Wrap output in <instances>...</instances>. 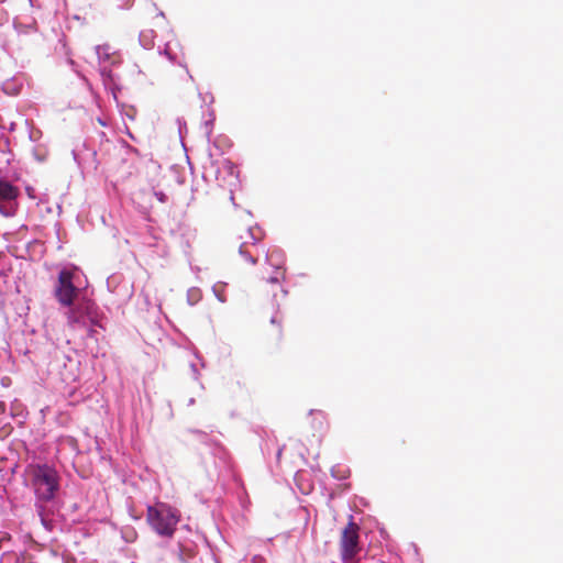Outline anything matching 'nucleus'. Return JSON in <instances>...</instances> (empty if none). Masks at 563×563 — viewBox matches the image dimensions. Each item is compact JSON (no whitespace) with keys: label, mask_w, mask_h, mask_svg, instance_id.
I'll return each instance as SVG.
<instances>
[{"label":"nucleus","mask_w":563,"mask_h":563,"mask_svg":"<svg viewBox=\"0 0 563 563\" xmlns=\"http://www.w3.org/2000/svg\"><path fill=\"white\" fill-rule=\"evenodd\" d=\"M179 520L180 512L165 503L147 507L146 521L159 536L172 537Z\"/></svg>","instance_id":"nucleus-1"},{"label":"nucleus","mask_w":563,"mask_h":563,"mask_svg":"<svg viewBox=\"0 0 563 563\" xmlns=\"http://www.w3.org/2000/svg\"><path fill=\"white\" fill-rule=\"evenodd\" d=\"M360 527L352 519L340 536V553L343 563H354L362 548L360 544Z\"/></svg>","instance_id":"nucleus-2"},{"label":"nucleus","mask_w":563,"mask_h":563,"mask_svg":"<svg viewBox=\"0 0 563 563\" xmlns=\"http://www.w3.org/2000/svg\"><path fill=\"white\" fill-rule=\"evenodd\" d=\"M32 486L40 499H52L58 487L56 473L46 465L35 467L33 470Z\"/></svg>","instance_id":"nucleus-3"},{"label":"nucleus","mask_w":563,"mask_h":563,"mask_svg":"<svg viewBox=\"0 0 563 563\" xmlns=\"http://www.w3.org/2000/svg\"><path fill=\"white\" fill-rule=\"evenodd\" d=\"M74 272L67 268L58 273L54 287V296L59 305L71 307L79 295V289L74 285Z\"/></svg>","instance_id":"nucleus-4"},{"label":"nucleus","mask_w":563,"mask_h":563,"mask_svg":"<svg viewBox=\"0 0 563 563\" xmlns=\"http://www.w3.org/2000/svg\"><path fill=\"white\" fill-rule=\"evenodd\" d=\"M68 308L67 323L73 329L77 325L85 327L87 320L93 323L97 318V305L90 299L82 298Z\"/></svg>","instance_id":"nucleus-5"},{"label":"nucleus","mask_w":563,"mask_h":563,"mask_svg":"<svg viewBox=\"0 0 563 563\" xmlns=\"http://www.w3.org/2000/svg\"><path fill=\"white\" fill-rule=\"evenodd\" d=\"M20 195L18 187L13 186L8 180L0 179V212L4 216H10L11 211L7 209L5 203L15 201Z\"/></svg>","instance_id":"nucleus-6"},{"label":"nucleus","mask_w":563,"mask_h":563,"mask_svg":"<svg viewBox=\"0 0 563 563\" xmlns=\"http://www.w3.org/2000/svg\"><path fill=\"white\" fill-rule=\"evenodd\" d=\"M266 335L267 338L275 342V343H278L282 341L283 339V331H282V318H279L278 316H274L271 321H269V325L266 328Z\"/></svg>","instance_id":"nucleus-7"},{"label":"nucleus","mask_w":563,"mask_h":563,"mask_svg":"<svg viewBox=\"0 0 563 563\" xmlns=\"http://www.w3.org/2000/svg\"><path fill=\"white\" fill-rule=\"evenodd\" d=\"M284 279H285V269H283L279 266L275 267L273 275L267 277V282L271 284H280V282H283Z\"/></svg>","instance_id":"nucleus-8"},{"label":"nucleus","mask_w":563,"mask_h":563,"mask_svg":"<svg viewBox=\"0 0 563 563\" xmlns=\"http://www.w3.org/2000/svg\"><path fill=\"white\" fill-rule=\"evenodd\" d=\"M194 552L191 550H184L181 547L179 548V554H178V558H179V561L181 563H186L187 562V559H190L194 556Z\"/></svg>","instance_id":"nucleus-9"},{"label":"nucleus","mask_w":563,"mask_h":563,"mask_svg":"<svg viewBox=\"0 0 563 563\" xmlns=\"http://www.w3.org/2000/svg\"><path fill=\"white\" fill-rule=\"evenodd\" d=\"M246 260H249L251 264H255V262H256L252 255H247Z\"/></svg>","instance_id":"nucleus-10"},{"label":"nucleus","mask_w":563,"mask_h":563,"mask_svg":"<svg viewBox=\"0 0 563 563\" xmlns=\"http://www.w3.org/2000/svg\"><path fill=\"white\" fill-rule=\"evenodd\" d=\"M240 253H241L242 255H245V256H246V253H247V252H246V251H244V250H243V247L241 246V247H240Z\"/></svg>","instance_id":"nucleus-11"},{"label":"nucleus","mask_w":563,"mask_h":563,"mask_svg":"<svg viewBox=\"0 0 563 563\" xmlns=\"http://www.w3.org/2000/svg\"><path fill=\"white\" fill-rule=\"evenodd\" d=\"M93 333H95V330L90 329V330H89V335H91V336H92V334H93Z\"/></svg>","instance_id":"nucleus-12"}]
</instances>
